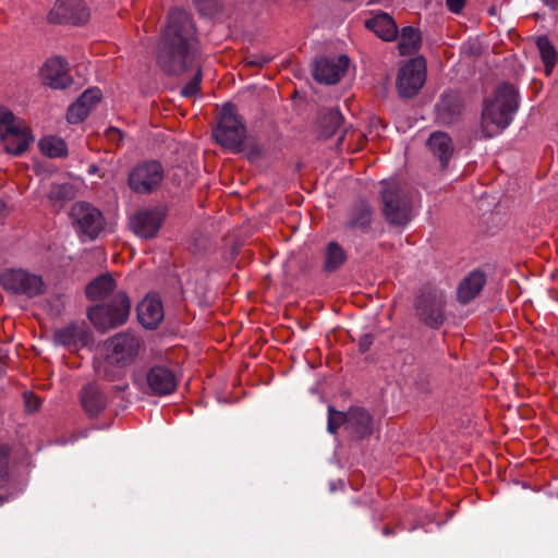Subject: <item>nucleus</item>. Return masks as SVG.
I'll return each instance as SVG.
<instances>
[{
    "instance_id": "20e7f679",
    "label": "nucleus",
    "mask_w": 558,
    "mask_h": 558,
    "mask_svg": "<svg viewBox=\"0 0 558 558\" xmlns=\"http://www.w3.org/2000/svg\"><path fill=\"white\" fill-rule=\"evenodd\" d=\"M381 211L385 219L392 226L404 227L412 219V197L408 185L396 178L383 180Z\"/></svg>"
},
{
    "instance_id": "2f4dec72",
    "label": "nucleus",
    "mask_w": 558,
    "mask_h": 558,
    "mask_svg": "<svg viewBox=\"0 0 558 558\" xmlns=\"http://www.w3.org/2000/svg\"><path fill=\"white\" fill-rule=\"evenodd\" d=\"M342 424L348 426V413L337 411L333 407L329 405L327 424L328 432L335 434Z\"/></svg>"
},
{
    "instance_id": "37998d69",
    "label": "nucleus",
    "mask_w": 558,
    "mask_h": 558,
    "mask_svg": "<svg viewBox=\"0 0 558 558\" xmlns=\"http://www.w3.org/2000/svg\"><path fill=\"white\" fill-rule=\"evenodd\" d=\"M107 136L111 141L120 142L122 140V133L120 130L111 128L107 131Z\"/></svg>"
},
{
    "instance_id": "1a4fd4ad",
    "label": "nucleus",
    "mask_w": 558,
    "mask_h": 558,
    "mask_svg": "<svg viewBox=\"0 0 558 558\" xmlns=\"http://www.w3.org/2000/svg\"><path fill=\"white\" fill-rule=\"evenodd\" d=\"M446 300L438 289H425L416 298L414 307L418 319L430 328H439L445 322Z\"/></svg>"
},
{
    "instance_id": "dca6fc26",
    "label": "nucleus",
    "mask_w": 558,
    "mask_h": 558,
    "mask_svg": "<svg viewBox=\"0 0 558 558\" xmlns=\"http://www.w3.org/2000/svg\"><path fill=\"white\" fill-rule=\"evenodd\" d=\"M149 393L154 396H167L175 390L177 378L173 372L162 365L150 367L146 374Z\"/></svg>"
},
{
    "instance_id": "6ab92c4d",
    "label": "nucleus",
    "mask_w": 558,
    "mask_h": 558,
    "mask_svg": "<svg viewBox=\"0 0 558 558\" xmlns=\"http://www.w3.org/2000/svg\"><path fill=\"white\" fill-rule=\"evenodd\" d=\"M432 155L438 159L442 169L447 168L454 153L451 137L445 132H433L426 143Z\"/></svg>"
},
{
    "instance_id": "0eeeda50",
    "label": "nucleus",
    "mask_w": 558,
    "mask_h": 558,
    "mask_svg": "<svg viewBox=\"0 0 558 558\" xmlns=\"http://www.w3.org/2000/svg\"><path fill=\"white\" fill-rule=\"evenodd\" d=\"M72 225L81 238L95 240L105 228L102 213L87 202H76L70 210Z\"/></svg>"
},
{
    "instance_id": "4468645a",
    "label": "nucleus",
    "mask_w": 558,
    "mask_h": 558,
    "mask_svg": "<svg viewBox=\"0 0 558 558\" xmlns=\"http://www.w3.org/2000/svg\"><path fill=\"white\" fill-rule=\"evenodd\" d=\"M349 66V58L344 54L336 58H320L315 62L314 78L324 84H336L345 73Z\"/></svg>"
},
{
    "instance_id": "5701e85b",
    "label": "nucleus",
    "mask_w": 558,
    "mask_h": 558,
    "mask_svg": "<svg viewBox=\"0 0 558 558\" xmlns=\"http://www.w3.org/2000/svg\"><path fill=\"white\" fill-rule=\"evenodd\" d=\"M81 403L89 416H96L107 407V398L96 385L88 384L81 390Z\"/></svg>"
},
{
    "instance_id": "2eb2a0df",
    "label": "nucleus",
    "mask_w": 558,
    "mask_h": 558,
    "mask_svg": "<svg viewBox=\"0 0 558 558\" xmlns=\"http://www.w3.org/2000/svg\"><path fill=\"white\" fill-rule=\"evenodd\" d=\"M43 82L54 89H63L72 83L68 62L60 58H51L41 68Z\"/></svg>"
},
{
    "instance_id": "c756f323",
    "label": "nucleus",
    "mask_w": 558,
    "mask_h": 558,
    "mask_svg": "<svg viewBox=\"0 0 558 558\" xmlns=\"http://www.w3.org/2000/svg\"><path fill=\"white\" fill-rule=\"evenodd\" d=\"M345 259L343 248L337 242H330L325 251L324 270L333 272L344 264Z\"/></svg>"
},
{
    "instance_id": "ea45409f",
    "label": "nucleus",
    "mask_w": 558,
    "mask_h": 558,
    "mask_svg": "<svg viewBox=\"0 0 558 558\" xmlns=\"http://www.w3.org/2000/svg\"><path fill=\"white\" fill-rule=\"evenodd\" d=\"M374 335L372 333H365L363 335L359 340V349L362 353H365L369 350L374 342Z\"/></svg>"
},
{
    "instance_id": "72a5a7b5",
    "label": "nucleus",
    "mask_w": 558,
    "mask_h": 558,
    "mask_svg": "<svg viewBox=\"0 0 558 558\" xmlns=\"http://www.w3.org/2000/svg\"><path fill=\"white\" fill-rule=\"evenodd\" d=\"M23 120L15 118V116L5 108H0V136L8 132Z\"/></svg>"
},
{
    "instance_id": "a878e982",
    "label": "nucleus",
    "mask_w": 558,
    "mask_h": 558,
    "mask_svg": "<svg viewBox=\"0 0 558 558\" xmlns=\"http://www.w3.org/2000/svg\"><path fill=\"white\" fill-rule=\"evenodd\" d=\"M77 189L73 183H52L48 192V199L57 210L61 209L68 202L74 199Z\"/></svg>"
},
{
    "instance_id": "7ed1b4c3",
    "label": "nucleus",
    "mask_w": 558,
    "mask_h": 558,
    "mask_svg": "<svg viewBox=\"0 0 558 558\" xmlns=\"http://www.w3.org/2000/svg\"><path fill=\"white\" fill-rule=\"evenodd\" d=\"M519 108V92L514 85L502 82L490 98L484 101L481 116V132L485 138L501 133L512 121Z\"/></svg>"
},
{
    "instance_id": "a18cd8bd",
    "label": "nucleus",
    "mask_w": 558,
    "mask_h": 558,
    "mask_svg": "<svg viewBox=\"0 0 558 558\" xmlns=\"http://www.w3.org/2000/svg\"><path fill=\"white\" fill-rule=\"evenodd\" d=\"M546 5L555 9L558 5V0H542Z\"/></svg>"
},
{
    "instance_id": "393cba45",
    "label": "nucleus",
    "mask_w": 558,
    "mask_h": 558,
    "mask_svg": "<svg viewBox=\"0 0 558 558\" xmlns=\"http://www.w3.org/2000/svg\"><path fill=\"white\" fill-rule=\"evenodd\" d=\"M125 367L119 366L113 362H110L108 356L100 362L96 367V374L99 378L106 379L108 381H120L114 388L118 391H124L128 388V383L124 380Z\"/></svg>"
},
{
    "instance_id": "c9c22d12",
    "label": "nucleus",
    "mask_w": 558,
    "mask_h": 558,
    "mask_svg": "<svg viewBox=\"0 0 558 558\" xmlns=\"http://www.w3.org/2000/svg\"><path fill=\"white\" fill-rule=\"evenodd\" d=\"M87 116L88 112L86 111V109H84V106L75 101L69 107L66 119L70 123L76 124L85 120Z\"/></svg>"
},
{
    "instance_id": "e433bc0d",
    "label": "nucleus",
    "mask_w": 558,
    "mask_h": 558,
    "mask_svg": "<svg viewBox=\"0 0 558 558\" xmlns=\"http://www.w3.org/2000/svg\"><path fill=\"white\" fill-rule=\"evenodd\" d=\"M439 118L445 122H452L454 117L459 114V105L456 104L452 108L446 100H442L439 105Z\"/></svg>"
},
{
    "instance_id": "f03ea898",
    "label": "nucleus",
    "mask_w": 558,
    "mask_h": 558,
    "mask_svg": "<svg viewBox=\"0 0 558 558\" xmlns=\"http://www.w3.org/2000/svg\"><path fill=\"white\" fill-rule=\"evenodd\" d=\"M90 301H107L88 310V318L96 329L107 331L123 325L130 315L131 302L110 274H104L92 280L85 288Z\"/></svg>"
},
{
    "instance_id": "79ce46f5",
    "label": "nucleus",
    "mask_w": 558,
    "mask_h": 558,
    "mask_svg": "<svg viewBox=\"0 0 558 558\" xmlns=\"http://www.w3.org/2000/svg\"><path fill=\"white\" fill-rule=\"evenodd\" d=\"M449 11L452 13H459L465 3V0H446Z\"/></svg>"
},
{
    "instance_id": "a211bd4d",
    "label": "nucleus",
    "mask_w": 558,
    "mask_h": 558,
    "mask_svg": "<svg viewBox=\"0 0 558 558\" xmlns=\"http://www.w3.org/2000/svg\"><path fill=\"white\" fill-rule=\"evenodd\" d=\"M4 150L10 155H22L28 148L33 136L24 121L0 136Z\"/></svg>"
},
{
    "instance_id": "aec40b11",
    "label": "nucleus",
    "mask_w": 558,
    "mask_h": 558,
    "mask_svg": "<svg viewBox=\"0 0 558 558\" xmlns=\"http://www.w3.org/2000/svg\"><path fill=\"white\" fill-rule=\"evenodd\" d=\"M140 323L147 329L156 328L163 319V307L160 299L146 296L137 305Z\"/></svg>"
},
{
    "instance_id": "9b49d317",
    "label": "nucleus",
    "mask_w": 558,
    "mask_h": 558,
    "mask_svg": "<svg viewBox=\"0 0 558 558\" xmlns=\"http://www.w3.org/2000/svg\"><path fill=\"white\" fill-rule=\"evenodd\" d=\"M426 80V61L424 58H414L400 68L396 86L400 97L413 98L424 86Z\"/></svg>"
},
{
    "instance_id": "f3484780",
    "label": "nucleus",
    "mask_w": 558,
    "mask_h": 558,
    "mask_svg": "<svg viewBox=\"0 0 558 558\" xmlns=\"http://www.w3.org/2000/svg\"><path fill=\"white\" fill-rule=\"evenodd\" d=\"M373 222V209L365 201L356 202L349 210L344 229L353 234L366 233Z\"/></svg>"
},
{
    "instance_id": "a19ab883",
    "label": "nucleus",
    "mask_w": 558,
    "mask_h": 558,
    "mask_svg": "<svg viewBox=\"0 0 558 558\" xmlns=\"http://www.w3.org/2000/svg\"><path fill=\"white\" fill-rule=\"evenodd\" d=\"M54 338L59 343L66 344L73 339V331L71 329L58 330Z\"/></svg>"
},
{
    "instance_id": "58836bf2",
    "label": "nucleus",
    "mask_w": 558,
    "mask_h": 558,
    "mask_svg": "<svg viewBox=\"0 0 558 558\" xmlns=\"http://www.w3.org/2000/svg\"><path fill=\"white\" fill-rule=\"evenodd\" d=\"M24 402H25V408L28 412L37 411L40 405L39 399L32 392H27L24 395Z\"/></svg>"
},
{
    "instance_id": "f704fd0d",
    "label": "nucleus",
    "mask_w": 558,
    "mask_h": 558,
    "mask_svg": "<svg viewBox=\"0 0 558 558\" xmlns=\"http://www.w3.org/2000/svg\"><path fill=\"white\" fill-rule=\"evenodd\" d=\"M272 60V56L268 53H248L243 58L246 66L263 68Z\"/></svg>"
},
{
    "instance_id": "39448f33",
    "label": "nucleus",
    "mask_w": 558,
    "mask_h": 558,
    "mask_svg": "<svg viewBox=\"0 0 558 558\" xmlns=\"http://www.w3.org/2000/svg\"><path fill=\"white\" fill-rule=\"evenodd\" d=\"M213 135L222 147L235 153L242 151V145L246 137V128L242 119L236 114L233 105L227 104L222 107Z\"/></svg>"
},
{
    "instance_id": "cd10ccee",
    "label": "nucleus",
    "mask_w": 558,
    "mask_h": 558,
    "mask_svg": "<svg viewBox=\"0 0 558 558\" xmlns=\"http://www.w3.org/2000/svg\"><path fill=\"white\" fill-rule=\"evenodd\" d=\"M422 45V36L417 28L413 26H407L402 28L398 49L401 56H410L415 53Z\"/></svg>"
},
{
    "instance_id": "6e6552de",
    "label": "nucleus",
    "mask_w": 558,
    "mask_h": 558,
    "mask_svg": "<svg viewBox=\"0 0 558 558\" xmlns=\"http://www.w3.org/2000/svg\"><path fill=\"white\" fill-rule=\"evenodd\" d=\"M1 287L14 294L35 298L45 293L46 284L39 275L24 269H5L0 274Z\"/></svg>"
},
{
    "instance_id": "7c9ffc66",
    "label": "nucleus",
    "mask_w": 558,
    "mask_h": 558,
    "mask_svg": "<svg viewBox=\"0 0 558 558\" xmlns=\"http://www.w3.org/2000/svg\"><path fill=\"white\" fill-rule=\"evenodd\" d=\"M41 153L50 158H62L68 156L66 143L57 136H46L39 141Z\"/></svg>"
},
{
    "instance_id": "f257e3e1",
    "label": "nucleus",
    "mask_w": 558,
    "mask_h": 558,
    "mask_svg": "<svg viewBox=\"0 0 558 558\" xmlns=\"http://www.w3.org/2000/svg\"><path fill=\"white\" fill-rule=\"evenodd\" d=\"M157 63L168 75H182L195 71L193 78L182 88L184 97L195 96L201 86L202 69L198 62L197 39L191 16L183 10L169 13V22L162 32Z\"/></svg>"
},
{
    "instance_id": "412c9836",
    "label": "nucleus",
    "mask_w": 558,
    "mask_h": 558,
    "mask_svg": "<svg viewBox=\"0 0 558 558\" xmlns=\"http://www.w3.org/2000/svg\"><path fill=\"white\" fill-rule=\"evenodd\" d=\"M352 437L363 439L373 434V420L363 408H351L348 412V427Z\"/></svg>"
},
{
    "instance_id": "473e14b6",
    "label": "nucleus",
    "mask_w": 558,
    "mask_h": 558,
    "mask_svg": "<svg viewBox=\"0 0 558 558\" xmlns=\"http://www.w3.org/2000/svg\"><path fill=\"white\" fill-rule=\"evenodd\" d=\"M101 92L98 88L86 89L76 100L84 106V109L89 113L92 108L100 100Z\"/></svg>"
},
{
    "instance_id": "c03bdc74",
    "label": "nucleus",
    "mask_w": 558,
    "mask_h": 558,
    "mask_svg": "<svg viewBox=\"0 0 558 558\" xmlns=\"http://www.w3.org/2000/svg\"><path fill=\"white\" fill-rule=\"evenodd\" d=\"M260 156V149L256 146H253L250 150V153H247V157L248 159L251 160H255L256 158H258Z\"/></svg>"
},
{
    "instance_id": "c85d7f7f",
    "label": "nucleus",
    "mask_w": 558,
    "mask_h": 558,
    "mask_svg": "<svg viewBox=\"0 0 558 558\" xmlns=\"http://www.w3.org/2000/svg\"><path fill=\"white\" fill-rule=\"evenodd\" d=\"M536 47L541 60L545 66V74L551 75L558 61V52L547 36H539L536 39Z\"/></svg>"
},
{
    "instance_id": "f8f14e48",
    "label": "nucleus",
    "mask_w": 558,
    "mask_h": 558,
    "mask_svg": "<svg viewBox=\"0 0 558 558\" xmlns=\"http://www.w3.org/2000/svg\"><path fill=\"white\" fill-rule=\"evenodd\" d=\"M89 9L82 0H57L50 10V23H70L72 25L85 24L89 20Z\"/></svg>"
},
{
    "instance_id": "b1692460",
    "label": "nucleus",
    "mask_w": 558,
    "mask_h": 558,
    "mask_svg": "<svg viewBox=\"0 0 558 558\" xmlns=\"http://www.w3.org/2000/svg\"><path fill=\"white\" fill-rule=\"evenodd\" d=\"M365 26L386 41L393 40L398 34V27L393 19L387 13H379L365 21Z\"/></svg>"
},
{
    "instance_id": "9d476101",
    "label": "nucleus",
    "mask_w": 558,
    "mask_h": 558,
    "mask_svg": "<svg viewBox=\"0 0 558 558\" xmlns=\"http://www.w3.org/2000/svg\"><path fill=\"white\" fill-rule=\"evenodd\" d=\"M106 356L110 362L119 366L126 367L131 365L137 357L141 348V339L130 332H119L105 342Z\"/></svg>"
},
{
    "instance_id": "ddd939ff",
    "label": "nucleus",
    "mask_w": 558,
    "mask_h": 558,
    "mask_svg": "<svg viewBox=\"0 0 558 558\" xmlns=\"http://www.w3.org/2000/svg\"><path fill=\"white\" fill-rule=\"evenodd\" d=\"M165 216V210L160 207L144 208L133 215L130 226L136 235L151 239L158 233Z\"/></svg>"
},
{
    "instance_id": "423d86ee",
    "label": "nucleus",
    "mask_w": 558,
    "mask_h": 558,
    "mask_svg": "<svg viewBox=\"0 0 558 558\" xmlns=\"http://www.w3.org/2000/svg\"><path fill=\"white\" fill-rule=\"evenodd\" d=\"M163 179L162 165L157 160H145L131 169L128 175V186L135 194L147 195L157 191Z\"/></svg>"
},
{
    "instance_id": "bb28decb",
    "label": "nucleus",
    "mask_w": 558,
    "mask_h": 558,
    "mask_svg": "<svg viewBox=\"0 0 558 558\" xmlns=\"http://www.w3.org/2000/svg\"><path fill=\"white\" fill-rule=\"evenodd\" d=\"M342 123L343 117L338 109L322 110L317 119L319 134L326 138L335 135Z\"/></svg>"
},
{
    "instance_id": "4c0bfd02",
    "label": "nucleus",
    "mask_w": 558,
    "mask_h": 558,
    "mask_svg": "<svg viewBox=\"0 0 558 558\" xmlns=\"http://www.w3.org/2000/svg\"><path fill=\"white\" fill-rule=\"evenodd\" d=\"M8 456L9 448L4 445H0V487L3 486L8 476Z\"/></svg>"
},
{
    "instance_id": "4be33fe9",
    "label": "nucleus",
    "mask_w": 558,
    "mask_h": 558,
    "mask_svg": "<svg viewBox=\"0 0 558 558\" xmlns=\"http://www.w3.org/2000/svg\"><path fill=\"white\" fill-rule=\"evenodd\" d=\"M485 283V274L481 270H473L460 282L458 287V300L463 304H468L480 294Z\"/></svg>"
}]
</instances>
